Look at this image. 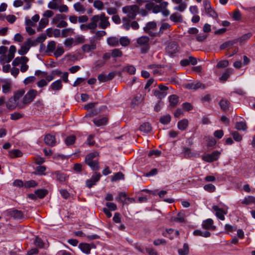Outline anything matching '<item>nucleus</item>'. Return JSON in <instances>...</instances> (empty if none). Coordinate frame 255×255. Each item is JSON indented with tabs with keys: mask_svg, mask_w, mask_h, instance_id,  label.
I'll return each instance as SVG.
<instances>
[{
	"mask_svg": "<svg viewBox=\"0 0 255 255\" xmlns=\"http://www.w3.org/2000/svg\"><path fill=\"white\" fill-rule=\"evenodd\" d=\"M74 10L79 14H84L86 11V8L80 2H77L74 4Z\"/></svg>",
	"mask_w": 255,
	"mask_h": 255,
	"instance_id": "2eb2a0df",
	"label": "nucleus"
},
{
	"mask_svg": "<svg viewBox=\"0 0 255 255\" xmlns=\"http://www.w3.org/2000/svg\"><path fill=\"white\" fill-rule=\"evenodd\" d=\"M251 203L255 204V197L253 196H248L245 197L244 200L242 201L243 204L246 205L249 204Z\"/></svg>",
	"mask_w": 255,
	"mask_h": 255,
	"instance_id": "3c124183",
	"label": "nucleus"
},
{
	"mask_svg": "<svg viewBox=\"0 0 255 255\" xmlns=\"http://www.w3.org/2000/svg\"><path fill=\"white\" fill-rule=\"evenodd\" d=\"M126 198H127V195L124 192H120L119 193V196L116 198V200L118 201H121L123 203V204H128V202H127L126 201Z\"/></svg>",
	"mask_w": 255,
	"mask_h": 255,
	"instance_id": "e433bc0d",
	"label": "nucleus"
},
{
	"mask_svg": "<svg viewBox=\"0 0 255 255\" xmlns=\"http://www.w3.org/2000/svg\"><path fill=\"white\" fill-rule=\"evenodd\" d=\"M170 106L172 107H176L179 102V98L175 95H172L168 97Z\"/></svg>",
	"mask_w": 255,
	"mask_h": 255,
	"instance_id": "4be33fe9",
	"label": "nucleus"
},
{
	"mask_svg": "<svg viewBox=\"0 0 255 255\" xmlns=\"http://www.w3.org/2000/svg\"><path fill=\"white\" fill-rule=\"evenodd\" d=\"M149 38L148 37L146 36H141L137 39V45H136V47H140L141 52L142 53H146L148 51L149 49Z\"/></svg>",
	"mask_w": 255,
	"mask_h": 255,
	"instance_id": "7ed1b4c3",
	"label": "nucleus"
},
{
	"mask_svg": "<svg viewBox=\"0 0 255 255\" xmlns=\"http://www.w3.org/2000/svg\"><path fill=\"white\" fill-rule=\"evenodd\" d=\"M85 162L93 170H97L99 168V162L96 160L85 161Z\"/></svg>",
	"mask_w": 255,
	"mask_h": 255,
	"instance_id": "f3484780",
	"label": "nucleus"
},
{
	"mask_svg": "<svg viewBox=\"0 0 255 255\" xmlns=\"http://www.w3.org/2000/svg\"><path fill=\"white\" fill-rule=\"evenodd\" d=\"M64 52L63 47L62 46L58 45L56 49L54 52L55 57L58 58L61 56Z\"/></svg>",
	"mask_w": 255,
	"mask_h": 255,
	"instance_id": "a19ab883",
	"label": "nucleus"
},
{
	"mask_svg": "<svg viewBox=\"0 0 255 255\" xmlns=\"http://www.w3.org/2000/svg\"><path fill=\"white\" fill-rule=\"evenodd\" d=\"M93 6L98 10H103L104 8V3L100 0H95L93 2Z\"/></svg>",
	"mask_w": 255,
	"mask_h": 255,
	"instance_id": "ea45409f",
	"label": "nucleus"
},
{
	"mask_svg": "<svg viewBox=\"0 0 255 255\" xmlns=\"http://www.w3.org/2000/svg\"><path fill=\"white\" fill-rule=\"evenodd\" d=\"M179 255H187L189 253V247L187 244L185 243L183 248L178 251Z\"/></svg>",
	"mask_w": 255,
	"mask_h": 255,
	"instance_id": "2f4dec72",
	"label": "nucleus"
},
{
	"mask_svg": "<svg viewBox=\"0 0 255 255\" xmlns=\"http://www.w3.org/2000/svg\"><path fill=\"white\" fill-rule=\"evenodd\" d=\"M187 7V4L185 2L179 3V5L175 6L174 9L176 10L183 12Z\"/></svg>",
	"mask_w": 255,
	"mask_h": 255,
	"instance_id": "13d9d810",
	"label": "nucleus"
},
{
	"mask_svg": "<svg viewBox=\"0 0 255 255\" xmlns=\"http://www.w3.org/2000/svg\"><path fill=\"white\" fill-rule=\"evenodd\" d=\"M122 179H124V174L122 172H119L112 177L111 180L114 182Z\"/></svg>",
	"mask_w": 255,
	"mask_h": 255,
	"instance_id": "864d4df0",
	"label": "nucleus"
},
{
	"mask_svg": "<svg viewBox=\"0 0 255 255\" xmlns=\"http://www.w3.org/2000/svg\"><path fill=\"white\" fill-rule=\"evenodd\" d=\"M185 87L186 89L194 90L199 88H205V86L200 82L188 83Z\"/></svg>",
	"mask_w": 255,
	"mask_h": 255,
	"instance_id": "4468645a",
	"label": "nucleus"
},
{
	"mask_svg": "<svg viewBox=\"0 0 255 255\" xmlns=\"http://www.w3.org/2000/svg\"><path fill=\"white\" fill-rule=\"evenodd\" d=\"M107 43L110 46H117L119 44V39L117 37H110L107 39Z\"/></svg>",
	"mask_w": 255,
	"mask_h": 255,
	"instance_id": "5701e85b",
	"label": "nucleus"
},
{
	"mask_svg": "<svg viewBox=\"0 0 255 255\" xmlns=\"http://www.w3.org/2000/svg\"><path fill=\"white\" fill-rule=\"evenodd\" d=\"M233 70L228 69L226 71L222 74V75L219 78V80L223 82H225L230 76L231 74L232 73Z\"/></svg>",
	"mask_w": 255,
	"mask_h": 255,
	"instance_id": "a878e982",
	"label": "nucleus"
},
{
	"mask_svg": "<svg viewBox=\"0 0 255 255\" xmlns=\"http://www.w3.org/2000/svg\"><path fill=\"white\" fill-rule=\"evenodd\" d=\"M193 235L195 236H201L204 238L209 237L211 235V234L208 231H201L199 230H196L193 232Z\"/></svg>",
	"mask_w": 255,
	"mask_h": 255,
	"instance_id": "412c9836",
	"label": "nucleus"
},
{
	"mask_svg": "<svg viewBox=\"0 0 255 255\" xmlns=\"http://www.w3.org/2000/svg\"><path fill=\"white\" fill-rule=\"evenodd\" d=\"M9 155L11 157L15 158L21 156L22 153L18 149H13L9 151Z\"/></svg>",
	"mask_w": 255,
	"mask_h": 255,
	"instance_id": "c03bdc74",
	"label": "nucleus"
},
{
	"mask_svg": "<svg viewBox=\"0 0 255 255\" xmlns=\"http://www.w3.org/2000/svg\"><path fill=\"white\" fill-rule=\"evenodd\" d=\"M138 10V7L136 5L126 6L122 8L123 12L125 13H128V17L132 19L135 18Z\"/></svg>",
	"mask_w": 255,
	"mask_h": 255,
	"instance_id": "20e7f679",
	"label": "nucleus"
},
{
	"mask_svg": "<svg viewBox=\"0 0 255 255\" xmlns=\"http://www.w3.org/2000/svg\"><path fill=\"white\" fill-rule=\"evenodd\" d=\"M122 27L125 29L126 30H128L130 28V21L127 17H124L122 18Z\"/></svg>",
	"mask_w": 255,
	"mask_h": 255,
	"instance_id": "c9c22d12",
	"label": "nucleus"
},
{
	"mask_svg": "<svg viewBox=\"0 0 255 255\" xmlns=\"http://www.w3.org/2000/svg\"><path fill=\"white\" fill-rule=\"evenodd\" d=\"M230 103L226 100H221L219 102V105L221 109L226 111L228 109Z\"/></svg>",
	"mask_w": 255,
	"mask_h": 255,
	"instance_id": "a18cd8bd",
	"label": "nucleus"
},
{
	"mask_svg": "<svg viewBox=\"0 0 255 255\" xmlns=\"http://www.w3.org/2000/svg\"><path fill=\"white\" fill-rule=\"evenodd\" d=\"M79 248L80 250L86 254H89L91 251L90 245L87 243H81L79 245Z\"/></svg>",
	"mask_w": 255,
	"mask_h": 255,
	"instance_id": "a211bd4d",
	"label": "nucleus"
},
{
	"mask_svg": "<svg viewBox=\"0 0 255 255\" xmlns=\"http://www.w3.org/2000/svg\"><path fill=\"white\" fill-rule=\"evenodd\" d=\"M123 71L124 72H127L128 73L130 74H134L135 72L136 69L132 65H128L126 67H125L123 68Z\"/></svg>",
	"mask_w": 255,
	"mask_h": 255,
	"instance_id": "de8ad7c7",
	"label": "nucleus"
},
{
	"mask_svg": "<svg viewBox=\"0 0 255 255\" xmlns=\"http://www.w3.org/2000/svg\"><path fill=\"white\" fill-rule=\"evenodd\" d=\"M123 55L122 52L119 49H114L112 50L111 56L114 58L120 57Z\"/></svg>",
	"mask_w": 255,
	"mask_h": 255,
	"instance_id": "5fc2aeb1",
	"label": "nucleus"
},
{
	"mask_svg": "<svg viewBox=\"0 0 255 255\" xmlns=\"http://www.w3.org/2000/svg\"><path fill=\"white\" fill-rule=\"evenodd\" d=\"M170 121L171 117L168 114L161 117L159 120L160 123L164 125L168 124Z\"/></svg>",
	"mask_w": 255,
	"mask_h": 255,
	"instance_id": "49530a36",
	"label": "nucleus"
},
{
	"mask_svg": "<svg viewBox=\"0 0 255 255\" xmlns=\"http://www.w3.org/2000/svg\"><path fill=\"white\" fill-rule=\"evenodd\" d=\"M53 176L56 180L60 182H63L67 180L68 176L64 173L57 171L53 173Z\"/></svg>",
	"mask_w": 255,
	"mask_h": 255,
	"instance_id": "9b49d317",
	"label": "nucleus"
},
{
	"mask_svg": "<svg viewBox=\"0 0 255 255\" xmlns=\"http://www.w3.org/2000/svg\"><path fill=\"white\" fill-rule=\"evenodd\" d=\"M166 51L170 55H173L179 52V46L176 42H170L167 45Z\"/></svg>",
	"mask_w": 255,
	"mask_h": 255,
	"instance_id": "0eeeda50",
	"label": "nucleus"
},
{
	"mask_svg": "<svg viewBox=\"0 0 255 255\" xmlns=\"http://www.w3.org/2000/svg\"><path fill=\"white\" fill-rule=\"evenodd\" d=\"M35 193L37 197L39 198H43L47 194V192L44 189H39L35 191Z\"/></svg>",
	"mask_w": 255,
	"mask_h": 255,
	"instance_id": "09e8293b",
	"label": "nucleus"
},
{
	"mask_svg": "<svg viewBox=\"0 0 255 255\" xmlns=\"http://www.w3.org/2000/svg\"><path fill=\"white\" fill-rule=\"evenodd\" d=\"M170 19L175 22H181L182 21V16L178 12L172 13L170 16Z\"/></svg>",
	"mask_w": 255,
	"mask_h": 255,
	"instance_id": "6ab92c4d",
	"label": "nucleus"
},
{
	"mask_svg": "<svg viewBox=\"0 0 255 255\" xmlns=\"http://www.w3.org/2000/svg\"><path fill=\"white\" fill-rule=\"evenodd\" d=\"M10 215L16 219H21L23 217V214L22 212L17 210L12 211L10 213Z\"/></svg>",
	"mask_w": 255,
	"mask_h": 255,
	"instance_id": "f704fd0d",
	"label": "nucleus"
},
{
	"mask_svg": "<svg viewBox=\"0 0 255 255\" xmlns=\"http://www.w3.org/2000/svg\"><path fill=\"white\" fill-rule=\"evenodd\" d=\"M98 152L96 151L91 152L88 154L87 155H86V156L85 157V161L93 160V158L98 156Z\"/></svg>",
	"mask_w": 255,
	"mask_h": 255,
	"instance_id": "6e6d98bb",
	"label": "nucleus"
},
{
	"mask_svg": "<svg viewBox=\"0 0 255 255\" xmlns=\"http://www.w3.org/2000/svg\"><path fill=\"white\" fill-rule=\"evenodd\" d=\"M252 36V33L251 32H248L245 34H243L241 37L239 38L235 39V40H237L238 42H239L240 44L243 43L246 40L249 39L251 36Z\"/></svg>",
	"mask_w": 255,
	"mask_h": 255,
	"instance_id": "72a5a7b5",
	"label": "nucleus"
},
{
	"mask_svg": "<svg viewBox=\"0 0 255 255\" xmlns=\"http://www.w3.org/2000/svg\"><path fill=\"white\" fill-rule=\"evenodd\" d=\"M232 136L236 142H240L242 139V135L237 131H234L232 133Z\"/></svg>",
	"mask_w": 255,
	"mask_h": 255,
	"instance_id": "774afa93",
	"label": "nucleus"
},
{
	"mask_svg": "<svg viewBox=\"0 0 255 255\" xmlns=\"http://www.w3.org/2000/svg\"><path fill=\"white\" fill-rule=\"evenodd\" d=\"M37 95V91L34 89H30L24 96L22 103L27 105L32 102Z\"/></svg>",
	"mask_w": 255,
	"mask_h": 255,
	"instance_id": "39448f33",
	"label": "nucleus"
},
{
	"mask_svg": "<svg viewBox=\"0 0 255 255\" xmlns=\"http://www.w3.org/2000/svg\"><path fill=\"white\" fill-rule=\"evenodd\" d=\"M229 65V61L226 60L219 61L217 64L218 68H225Z\"/></svg>",
	"mask_w": 255,
	"mask_h": 255,
	"instance_id": "69168bd1",
	"label": "nucleus"
},
{
	"mask_svg": "<svg viewBox=\"0 0 255 255\" xmlns=\"http://www.w3.org/2000/svg\"><path fill=\"white\" fill-rule=\"evenodd\" d=\"M205 11L207 14L213 18H216L218 16L217 13L211 7L209 8L208 9H206Z\"/></svg>",
	"mask_w": 255,
	"mask_h": 255,
	"instance_id": "e2e57ef3",
	"label": "nucleus"
},
{
	"mask_svg": "<svg viewBox=\"0 0 255 255\" xmlns=\"http://www.w3.org/2000/svg\"><path fill=\"white\" fill-rule=\"evenodd\" d=\"M154 95L157 98L162 99L164 98L167 95L166 92L160 91L158 90H155L153 92Z\"/></svg>",
	"mask_w": 255,
	"mask_h": 255,
	"instance_id": "79ce46f5",
	"label": "nucleus"
},
{
	"mask_svg": "<svg viewBox=\"0 0 255 255\" xmlns=\"http://www.w3.org/2000/svg\"><path fill=\"white\" fill-rule=\"evenodd\" d=\"M143 100V98L142 97L141 95H137L135 96L131 101V104L132 105L135 106L138 105Z\"/></svg>",
	"mask_w": 255,
	"mask_h": 255,
	"instance_id": "603ef678",
	"label": "nucleus"
},
{
	"mask_svg": "<svg viewBox=\"0 0 255 255\" xmlns=\"http://www.w3.org/2000/svg\"><path fill=\"white\" fill-rule=\"evenodd\" d=\"M212 209L216 212V215L219 219L222 221L225 220L224 215L227 214L226 212L217 206H213Z\"/></svg>",
	"mask_w": 255,
	"mask_h": 255,
	"instance_id": "f8f14e48",
	"label": "nucleus"
},
{
	"mask_svg": "<svg viewBox=\"0 0 255 255\" xmlns=\"http://www.w3.org/2000/svg\"><path fill=\"white\" fill-rule=\"evenodd\" d=\"M50 87L53 90L58 91L60 90L62 87L61 81L60 80H58L54 81L51 84Z\"/></svg>",
	"mask_w": 255,
	"mask_h": 255,
	"instance_id": "c85d7f7f",
	"label": "nucleus"
},
{
	"mask_svg": "<svg viewBox=\"0 0 255 255\" xmlns=\"http://www.w3.org/2000/svg\"><path fill=\"white\" fill-rule=\"evenodd\" d=\"M49 20L46 18H42L39 22L38 27V30H40L44 28L48 23Z\"/></svg>",
	"mask_w": 255,
	"mask_h": 255,
	"instance_id": "37998d69",
	"label": "nucleus"
},
{
	"mask_svg": "<svg viewBox=\"0 0 255 255\" xmlns=\"http://www.w3.org/2000/svg\"><path fill=\"white\" fill-rule=\"evenodd\" d=\"M62 0H52L48 4V7L52 9H56L61 3Z\"/></svg>",
	"mask_w": 255,
	"mask_h": 255,
	"instance_id": "bb28decb",
	"label": "nucleus"
},
{
	"mask_svg": "<svg viewBox=\"0 0 255 255\" xmlns=\"http://www.w3.org/2000/svg\"><path fill=\"white\" fill-rule=\"evenodd\" d=\"M214 222L212 219L209 218L204 220L202 223V227L206 230H214L216 227L213 225Z\"/></svg>",
	"mask_w": 255,
	"mask_h": 255,
	"instance_id": "9d476101",
	"label": "nucleus"
},
{
	"mask_svg": "<svg viewBox=\"0 0 255 255\" xmlns=\"http://www.w3.org/2000/svg\"><path fill=\"white\" fill-rule=\"evenodd\" d=\"M221 151L216 150L210 154L202 156V159L207 162H212L217 160L220 157Z\"/></svg>",
	"mask_w": 255,
	"mask_h": 255,
	"instance_id": "423d86ee",
	"label": "nucleus"
},
{
	"mask_svg": "<svg viewBox=\"0 0 255 255\" xmlns=\"http://www.w3.org/2000/svg\"><path fill=\"white\" fill-rule=\"evenodd\" d=\"M108 119L106 117H103L101 119H95L93 120L94 123L97 126H103L107 123Z\"/></svg>",
	"mask_w": 255,
	"mask_h": 255,
	"instance_id": "7c9ffc66",
	"label": "nucleus"
},
{
	"mask_svg": "<svg viewBox=\"0 0 255 255\" xmlns=\"http://www.w3.org/2000/svg\"><path fill=\"white\" fill-rule=\"evenodd\" d=\"M85 41V37L84 36H79L76 37L74 40V44L78 45L79 44L84 43Z\"/></svg>",
	"mask_w": 255,
	"mask_h": 255,
	"instance_id": "0e129e2a",
	"label": "nucleus"
},
{
	"mask_svg": "<svg viewBox=\"0 0 255 255\" xmlns=\"http://www.w3.org/2000/svg\"><path fill=\"white\" fill-rule=\"evenodd\" d=\"M46 170V167L44 166H37L36 168V172L35 174H37L39 175H44L45 174L44 172Z\"/></svg>",
	"mask_w": 255,
	"mask_h": 255,
	"instance_id": "680f3d73",
	"label": "nucleus"
},
{
	"mask_svg": "<svg viewBox=\"0 0 255 255\" xmlns=\"http://www.w3.org/2000/svg\"><path fill=\"white\" fill-rule=\"evenodd\" d=\"M145 9L147 10H152V12L157 13L159 12L161 6L159 5L155 4L154 2H148L145 5Z\"/></svg>",
	"mask_w": 255,
	"mask_h": 255,
	"instance_id": "1a4fd4ad",
	"label": "nucleus"
},
{
	"mask_svg": "<svg viewBox=\"0 0 255 255\" xmlns=\"http://www.w3.org/2000/svg\"><path fill=\"white\" fill-rule=\"evenodd\" d=\"M156 23L154 21H150L147 22L145 26L143 27V30L145 32L148 33L151 36L156 35V33L153 32L152 30H154L156 27Z\"/></svg>",
	"mask_w": 255,
	"mask_h": 255,
	"instance_id": "6e6552de",
	"label": "nucleus"
},
{
	"mask_svg": "<svg viewBox=\"0 0 255 255\" xmlns=\"http://www.w3.org/2000/svg\"><path fill=\"white\" fill-rule=\"evenodd\" d=\"M30 48L28 46L25 41L23 43L20 49L18 50V53L19 55H23L25 54L29 50Z\"/></svg>",
	"mask_w": 255,
	"mask_h": 255,
	"instance_id": "c756f323",
	"label": "nucleus"
},
{
	"mask_svg": "<svg viewBox=\"0 0 255 255\" xmlns=\"http://www.w3.org/2000/svg\"><path fill=\"white\" fill-rule=\"evenodd\" d=\"M119 42L123 46H127L130 43V40L127 37H122L119 39Z\"/></svg>",
	"mask_w": 255,
	"mask_h": 255,
	"instance_id": "8fccbe9b",
	"label": "nucleus"
},
{
	"mask_svg": "<svg viewBox=\"0 0 255 255\" xmlns=\"http://www.w3.org/2000/svg\"><path fill=\"white\" fill-rule=\"evenodd\" d=\"M237 42H238V40H235V39L226 41L220 45V50H223L227 48H230L234 44H236Z\"/></svg>",
	"mask_w": 255,
	"mask_h": 255,
	"instance_id": "aec40b11",
	"label": "nucleus"
},
{
	"mask_svg": "<svg viewBox=\"0 0 255 255\" xmlns=\"http://www.w3.org/2000/svg\"><path fill=\"white\" fill-rule=\"evenodd\" d=\"M95 29L99 27L101 29H106L110 26L109 17L107 16L104 12L99 14L94 15L91 17Z\"/></svg>",
	"mask_w": 255,
	"mask_h": 255,
	"instance_id": "f257e3e1",
	"label": "nucleus"
},
{
	"mask_svg": "<svg viewBox=\"0 0 255 255\" xmlns=\"http://www.w3.org/2000/svg\"><path fill=\"white\" fill-rule=\"evenodd\" d=\"M151 126L149 123L142 124L139 127V130L145 133H148L151 130Z\"/></svg>",
	"mask_w": 255,
	"mask_h": 255,
	"instance_id": "b1692460",
	"label": "nucleus"
},
{
	"mask_svg": "<svg viewBox=\"0 0 255 255\" xmlns=\"http://www.w3.org/2000/svg\"><path fill=\"white\" fill-rule=\"evenodd\" d=\"M235 128L238 130L245 131L247 128L246 123L244 122H237L235 125Z\"/></svg>",
	"mask_w": 255,
	"mask_h": 255,
	"instance_id": "473e14b6",
	"label": "nucleus"
},
{
	"mask_svg": "<svg viewBox=\"0 0 255 255\" xmlns=\"http://www.w3.org/2000/svg\"><path fill=\"white\" fill-rule=\"evenodd\" d=\"M24 94V91L23 90L17 91L6 102V107L8 109H14L18 105L19 100L23 96Z\"/></svg>",
	"mask_w": 255,
	"mask_h": 255,
	"instance_id": "f03ea898",
	"label": "nucleus"
},
{
	"mask_svg": "<svg viewBox=\"0 0 255 255\" xmlns=\"http://www.w3.org/2000/svg\"><path fill=\"white\" fill-rule=\"evenodd\" d=\"M173 221L177 222L182 223L184 221V215L182 213H178L177 217L173 219Z\"/></svg>",
	"mask_w": 255,
	"mask_h": 255,
	"instance_id": "338daca9",
	"label": "nucleus"
},
{
	"mask_svg": "<svg viewBox=\"0 0 255 255\" xmlns=\"http://www.w3.org/2000/svg\"><path fill=\"white\" fill-rule=\"evenodd\" d=\"M188 126V121L187 119H184L178 122L177 127L178 128L182 131L186 129Z\"/></svg>",
	"mask_w": 255,
	"mask_h": 255,
	"instance_id": "dca6fc26",
	"label": "nucleus"
},
{
	"mask_svg": "<svg viewBox=\"0 0 255 255\" xmlns=\"http://www.w3.org/2000/svg\"><path fill=\"white\" fill-rule=\"evenodd\" d=\"M47 50L50 52H54L56 48V42L54 41H51L47 44Z\"/></svg>",
	"mask_w": 255,
	"mask_h": 255,
	"instance_id": "bf43d9fd",
	"label": "nucleus"
},
{
	"mask_svg": "<svg viewBox=\"0 0 255 255\" xmlns=\"http://www.w3.org/2000/svg\"><path fill=\"white\" fill-rule=\"evenodd\" d=\"M65 18V15L58 14L52 18L51 23L53 24H57L60 21V20L64 19Z\"/></svg>",
	"mask_w": 255,
	"mask_h": 255,
	"instance_id": "4c0bfd02",
	"label": "nucleus"
},
{
	"mask_svg": "<svg viewBox=\"0 0 255 255\" xmlns=\"http://www.w3.org/2000/svg\"><path fill=\"white\" fill-rule=\"evenodd\" d=\"M204 189L209 192H213L215 191V186L212 184H207L204 186Z\"/></svg>",
	"mask_w": 255,
	"mask_h": 255,
	"instance_id": "4d7b16f0",
	"label": "nucleus"
},
{
	"mask_svg": "<svg viewBox=\"0 0 255 255\" xmlns=\"http://www.w3.org/2000/svg\"><path fill=\"white\" fill-rule=\"evenodd\" d=\"M45 143H53L55 142V136L51 134H46L44 137Z\"/></svg>",
	"mask_w": 255,
	"mask_h": 255,
	"instance_id": "58836bf2",
	"label": "nucleus"
},
{
	"mask_svg": "<svg viewBox=\"0 0 255 255\" xmlns=\"http://www.w3.org/2000/svg\"><path fill=\"white\" fill-rule=\"evenodd\" d=\"M148 68L152 70V73L154 75H159L161 74V67L158 65H150L148 66Z\"/></svg>",
	"mask_w": 255,
	"mask_h": 255,
	"instance_id": "393cba45",
	"label": "nucleus"
},
{
	"mask_svg": "<svg viewBox=\"0 0 255 255\" xmlns=\"http://www.w3.org/2000/svg\"><path fill=\"white\" fill-rule=\"evenodd\" d=\"M80 27L82 30H94L95 29L91 18L90 19V22L88 24H82L80 25Z\"/></svg>",
	"mask_w": 255,
	"mask_h": 255,
	"instance_id": "cd10ccee",
	"label": "nucleus"
},
{
	"mask_svg": "<svg viewBox=\"0 0 255 255\" xmlns=\"http://www.w3.org/2000/svg\"><path fill=\"white\" fill-rule=\"evenodd\" d=\"M37 185L36 182L34 180H29L26 181L24 183V186L26 188L34 187Z\"/></svg>",
	"mask_w": 255,
	"mask_h": 255,
	"instance_id": "052dcab7",
	"label": "nucleus"
},
{
	"mask_svg": "<svg viewBox=\"0 0 255 255\" xmlns=\"http://www.w3.org/2000/svg\"><path fill=\"white\" fill-rule=\"evenodd\" d=\"M96 49V44L94 42H92L90 44H86L82 46V50L84 53H89L93 51Z\"/></svg>",
	"mask_w": 255,
	"mask_h": 255,
	"instance_id": "ddd939ff",
	"label": "nucleus"
}]
</instances>
